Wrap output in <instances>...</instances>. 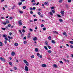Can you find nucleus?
<instances>
[{
	"label": "nucleus",
	"mask_w": 73,
	"mask_h": 73,
	"mask_svg": "<svg viewBox=\"0 0 73 73\" xmlns=\"http://www.w3.org/2000/svg\"><path fill=\"white\" fill-rule=\"evenodd\" d=\"M23 61L24 63H25V64H26V65H27V66H29V64H28V62H27V60H23Z\"/></svg>",
	"instance_id": "obj_1"
},
{
	"label": "nucleus",
	"mask_w": 73,
	"mask_h": 73,
	"mask_svg": "<svg viewBox=\"0 0 73 73\" xmlns=\"http://www.w3.org/2000/svg\"><path fill=\"white\" fill-rule=\"evenodd\" d=\"M25 70L26 72H28V68L27 66H25Z\"/></svg>",
	"instance_id": "obj_2"
},
{
	"label": "nucleus",
	"mask_w": 73,
	"mask_h": 73,
	"mask_svg": "<svg viewBox=\"0 0 73 73\" xmlns=\"http://www.w3.org/2000/svg\"><path fill=\"white\" fill-rule=\"evenodd\" d=\"M18 23H19V25H21L23 24V23H21V20H19L18 21Z\"/></svg>",
	"instance_id": "obj_3"
},
{
	"label": "nucleus",
	"mask_w": 73,
	"mask_h": 73,
	"mask_svg": "<svg viewBox=\"0 0 73 73\" xmlns=\"http://www.w3.org/2000/svg\"><path fill=\"white\" fill-rule=\"evenodd\" d=\"M0 60H1V61H5V59H4L3 58L1 57L0 58Z\"/></svg>",
	"instance_id": "obj_4"
},
{
	"label": "nucleus",
	"mask_w": 73,
	"mask_h": 73,
	"mask_svg": "<svg viewBox=\"0 0 73 73\" xmlns=\"http://www.w3.org/2000/svg\"><path fill=\"white\" fill-rule=\"evenodd\" d=\"M42 67H43V68H45V67L46 66V65L45 64H42Z\"/></svg>",
	"instance_id": "obj_5"
},
{
	"label": "nucleus",
	"mask_w": 73,
	"mask_h": 73,
	"mask_svg": "<svg viewBox=\"0 0 73 73\" xmlns=\"http://www.w3.org/2000/svg\"><path fill=\"white\" fill-rule=\"evenodd\" d=\"M11 55H12V56H15V52H13L11 53Z\"/></svg>",
	"instance_id": "obj_6"
},
{
	"label": "nucleus",
	"mask_w": 73,
	"mask_h": 73,
	"mask_svg": "<svg viewBox=\"0 0 73 73\" xmlns=\"http://www.w3.org/2000/svg\"><path fill=\"white\" fill-rule=\"evenodd\" d=\"M53 33L54 34H58V33L56 31H53Z\"/></svg>",
	"instance_id": "obj_7"
},
{
	"label": "nucleus",
	"mask_w": 73,
	"mask_h": 73,
	"mask_svg": "<svg viewBox=\"0 0 73 73\" xmlns=\"http://www.w3.org/2000/svg\"><path fill=\"white\" fill-rule=\"evenodd\" d=\"M8 37L9 39H13V37H12L10 36H8Z\"/></svg>",
	"instance_id": "obj_8"
},
{
	"label": "nucleus",
	"mask_w": 73,
	"mask_h": 73,
	"mask_svg": "<svg viewBox=\"0 0 73 73\" xmlns=\"http://www.w3.org/2000/svg\"><path fill=\"white\" fill-rule=\"evenodd\" d=\"M52 42L53 44H55L56 43V41L54 40H52Z\"/></svg>",
	"instance_id": "obj_9"
},
{
	"label": "nucleus",
	"mask_w": 73,
	"mask_h": 73,
	"mask_svg": "<svg viewBox=\"0 0 73 73\" xmlns=\"http://www.w3.org/2000/svg\"><path fill=\"white\" fill-rule=\"evenodd\" d=\"M3 43L1 42H0V46H3Z\"/></svg>",
	"instance_id": "obj_10"
},
{
	"label": "nucleus",
	"mask_w": 73,
	"mask_h": 73,
	"mask_svg": "<svg viewBox=\"0 0 73 73\" xmlns=\"http://www.w3.org/2000/svg\"><path fill=\"white\" fill-rule=\"evenodd\" d=\"M33 40L34 41H36L37 40V38L36 37H34L33 38Z\"/></svg>",
	"instance_id": "obj_11"
},
{
	"label": "nucleus",
	"mask_w": 73,
	"mask_h": 73,
	"mask_svg": "<svg viewBox=\"0 0 73 73\" xmlns=\"http://www.w3.org/2000/svg\"><path fill=\"white\" fill-rule=\"evenodd\" d=\"M48 39L49 40H51L52 39V38H51V37L50 36H49L48 37Z\"/></svg>",
	"instance_id": "obj_12"
},
{
	"label": "nucleus",
	"mask_w": 73,
	"mask_h": 73,
	"mask_svg": "<svg viewBox=\"0 0 73 73\" xmlns=\"http://www.w3.org/2000/svg\"><path fill=\"white\" fill-rule=\"evenodd\" d=\"M60 13H61V14H64L65 12L63 11H61L60 12Z\"/></svg>",
	"instance_id": "obj_13"
},
{
	"label": "nucleus",
	"mask_w": 73,
	"mask_h": 73,
	"mask_svg": "<svg viewBox=\"0 0 73 73\" xmlns=\"http://www.w3.org/2000/svg\"><path fill=\"white\" fill-rule=\"evenodd\" d=\"M14 45L15 46H18V43H15Z\"/></svg>",
	"instance_id": "obj_14"
},
{
	"label": "nucleus",
	"mask_w": 73,
	"mask_h": 73,
	"mask_svg": "<svg viewBox=\"0 0 73 73\" xmlns=\"http://www.w3.org/2000/svg\"><path fill=\"white\" fill-rule=\"evenodd\" d=\"M56 16H57V17H61V15L58 14H57Z\"/></svg>",
	"instance_id": "obj_15"
},
{
	"label": "nucleus",
	"mask_w": 73,
	"mask_h": 73,
	"mask_svg": "<svg viewBox=\"0 0 73 73\" xmlns=\"http://www.w3.org/2000/svg\"><path fill=\"white\" fill-rule=\"evenodd\" d=\"M48 53H52V51H51V50H49L48 51Z\"/></svg>",
	"instance_id": "obj_16"
},
{
	"label": "nucleus",
	"mask_w": 73,
	"mask_h": 73,
	"mask_svg": "<svg viewBox=\"0 0 73 73\" xmlns=\"http://www.w3.org/2000/svg\"><path fill=\"white\" fill-rule=\"evenodd\" d=\"M59 21H60V22H62L63 21L62 19H59Z\"/></svg>",
	"instance_id": "obj_17"
},
{
	"label": "nucleus",
	"mask_w": 73,
	"mask_h": 73,
	"mask_svg": "<svg viewBox=\"0 0 73 73\" xmlns=\"http://www.w3.org/2000/svg\"><path fill=\"white\" fill-rule=\"evenodd\" d=\"M50 14L51 15V16H53V13H52V12H50Z\"/></svg>",
	"instance_id": "obj_18"
},
{
	"label": "nucleus",
	"mask_w": 73,
	"mask_h": 73,
	"mask_svg": "<svg viewBox=\"0 0 73 73\" xmlns=\"http://www.w3.org/2000/svg\"><path fill=\"white\" fill-rule=\"evenodd\" d=\"M44 48L46 49V50H48V48H47V47L46 46H44Z\"/></svg>",
	"instance_id": "obj_19"
},
{
	"label": "nucleus",
	"mask_w": 73,
	"mask_h": 73,
	"mask_svg": "<svg viewBox=\"0 0 73 73\" xmlns=\"http://www.w3.org/2000/svg\"><path fill=\"white\" fill-rule=\"evenodd\" d=\"M9 65H10L11 66H12V63L11 62H10L9 63Z\"/></svg>",
	"instance_id": "obj_20"
},
{
	"label": "nucleus",
	"mask_w": 73,
	"mask_h": 73,
	"mask_svg": "<svg viewBox=\"0 0 73 73\" xmlns=\"http://www.w3.org/2000/svg\"><path fill=\"white\" fill-rule=\"evenodd\" d=\"M53 66L54 67V68H56L57 67V65L56 64H54L53 65Z\"/></svg>",
	"instance_id": "obj_21"
},
{
	"label": "nucleus",
	"mask_w": 73,
	"mask_h": 73,
	"mask_svg": "<svg viewBox=\"0 0 73 73\" xmlns=\"http://www.w3.org/2000/svg\"><path fill=\"white\" fill-rule=\"evenodd\" d=\"M37 55L38 57H40V54H39V53H38L37 54Z\"/></svg>",
	"instance_id": "obj_22"
},
{
	"label": "nucleus",
	"mask_w": 73,
	"mask_h": 73,
	"mask_svg": "<svg viewBox=\"0 0 73 73\" xmlns=\"http://www.w3.org/2000/svg\"><path fill=\"white\" fill-rule=\"evenodd\" d=\"M22 4H23V3L22 2H20L19 3V5H21Z\"/></svg>",
	"instance_id": "obj_23"
},
{
	"label": "nucleus",
	"mask_w": 73,
	"mask_h": 73,
	"mask_svg": "<svg viewBox=\"0 0 73 73\" xmlns=\"http://www.w3.org/2000/svg\"><path fill=\"white\" fill-rule=\"evenodd\" d=\"M34 57H35V56L34 55H33L31 56V58H33Z\"/></svg>",
	"instance_id": "obj_24"
},
{
	"label": "nucleus",
	"mask_w": 73,
	"mask_h": 73,
	"mask_svg": "<svg viewBox=\"0 0 73 73\" xmlns=\"http://www.w3.org/2000/svg\"><path fill=\"white\" fill-rule=\"evenodd\" d=\"M35 52H37L38 51V48H36L35 49Z\"/></svg>",
	"instance_id": "obj_25"
},
{
	"label": "nucleus",
	"mask_w": 73,
	"mask_h": 73,
	"mask_svg": "<svg viewBox=\"0 0 73 73\" xmlns=\"http://www.w3.org/2000/svg\"><path fill=\"white\" fill-rule=\"evenodd\" d=\"M2 24H4V25H6L7 24V23H6V22L5 23H2Z\"/></svg>",
	"instance_id": "obj_26"
},
{
	"label": "nucleus",
	"mask_w": 73,
	"mask_h": 73,
	"mask_svg": "<svg viewBox=\"0 0 73 73\" xmlns=\"http://www.w3.org/2000/svg\"><path fill=\"white\" fill-rule=\"evenodd\" d=\"M13 69H14V70H17V68L15 67H13Z\"/></svg>",
	"instance_id": "obj_27"
},
{
	"label": "nucleus",
	"mask_w": 73,
	"mask_h": 73,
	"mask_svg": "<svg viewBox=\"0 0 73 73\" xmlns=\"http://www.w3.org/2000/svg\"><path fill=\"white\" fill-rule=\"evenodd\" d=\"M36 0H32L31 1V2H32L33 3H35V1Z\"/></svg>",
	"instance_id": "obj_28"
},
{
	"label": "nucleus",
	"mask_w": 73,
	"mask_h": 73,
	"mask_svg": "<svg viewBox=\"0 0 73 73\" xmlns=\"http://www.w3.org/2000/svg\"><path fill=\"white\" fill-rule=\"evenodd\" d=\"M3 36L4 37H7V35H3Z\"/></svg>",
	"instance_id": "obj_29"
},
{
	"label": "nucleus",
	"mask_w": 73,
	"mask_h": 73,
	"mask_svg": "<svg viewBox=\"0 0 73 73\" xmlns=\"http://www.w3.org/2000/svg\"><path fill=\"white\" fill-rule=\"evenodd\" d=\"M29 30L31 32H33V30H32V29H29Z\"/></svg>",
	"instance_id": "obj_30"
},
{
	"label": "nucleus",
	"mask_w": 73,
	"mask_h": 73,
	"mask_svg": "<svg viewBox=\"0 0 73 73\" xmlns=\"http://www.w3.org/2000/svg\"><path fill=\"white\" fill-rule=\"evenodd\" d=\"M70 43H71V44H73V41H71L70 42Z\"/></svg>",
	"instance_id": "obj_31"
},
{
	"label": "nucleus",
	"mask_w": 73,
	"mask_h": 73,
	"mask_svg": "<svg viewBox=\"0 0 73 73\" xmlns=\"http://www.w3.org/2000/svg\"><path fill=\"white\" fill-rule=\"evenodd\" d=\"M47 47H48L49 49H50V48H51V47L49 45H48Z\"/></svg>",
	"instance_id": "obj_32"
},
{
	"label": "nucleus",
	"mask_w": 73,
	"mask_h": 73,
	"mask_svg": "<svg viewBox=\"0 0 73 73\" xmlns=\"http://www.w3.org/2000/svg\"><path fill=\"white\" fill-rule=\"evenodd\" d=\"M23 9H26V7L25 6H23Z\"/></svg>",
	"instance_id": "obj_33"
},
{
	"label": "nucleus",
	"mask_w": 73,
	"mask_h": 73,
	"mask_svg": "<svg viewBox=\"0 0 73 73\" xmlns=\"http://www.w3.org/2000/svg\"><path fill=\"white\" fill-rule=\"evenodd\" d=\"M62 0H60L58 1V2H59V3H61V2H62Z\"/></svg>",
	"instance_id": "obj_34"
},
{
	"label": "nucleus",
	"mask_w": 73,
	"mask_h": 73,
	"mask_svg": "<svg viewBox=\"0 0 73 73\" xmlns=\"http://www.w3.org/2000/svg\"><path fill=\"white\" fill-rule=\"evenodd\" d=\"M19 13H23V12L22 11H20Z\"/></svg>",
	"instance_id": "obj_35"
},
{
	"label": "nucleus",
	"mask_w": 73,
	"mask_h": 73,
	"mask_svg": "<svg viewBox=\"0 0 73 73\" xmlns=\"http://www.w3.org/2000/svg\"><path fill=\"white\" fill-rule=\"evenodd\" d=\"M4 42H5V44H7V40H5Z\"/></svg>",
	"instance_id": "obj_36"
},
{
	"label": "nucleus",
	"mask_w": 73,
	"mask_h": 73,
	"mask_svg": "<svg viewBox=\"0 0 73 73\" xmlns=\"http://www.w3.org/2000/svg\"><path fill=\"white\" fill-rule=\"evenodd\" d=\"M1 29H2V30H5L6 29L5 28H1Z\"/></svg>",
	"instance_id": "obj_37"
},
{
	"label": "nucleus",
	"mask_w": 73,
	"mask_h": 73,
	"mask_svg": "<svg viewBox=\"0 0 73 73\" xmlns=\"http://www.w3.org/2000/svg\"><path fill=\"white\" fill-rule=\"evenodd\" d=\"M12 35V33H9V36H11Z\"/></svg>",
	"instance_id": "obj_38"
},
{
	"label": "nucleus",
	"mask_w": 73,
	"mask_h": 73,
	"mask_svg": "<svg viewBox=\"0 0 73 73\" xmlns=\"http://www.w3.org/2000/svg\"><path fill=\"white\" fill-rule=\"evenodd\" d=\"M23 39L24 40H26L27 39V37L26 36H25L24 37Z\"/></svg>",
	"instance_id": "obj_39"
},
{
	"label": "nucleus",
	"mask_w": 73,
	"mask_h": 73,
	"mask_svg": "<svg viewBox=\"0 0 73 73\" xmlns=\"http://www.w3.org/2000/svg\"><path fill=\"white\" fill-rule=\"evenodd\" d=\"M52 13H55V11H54V10H52Z\"/></svg>",
	"instance_id": "obj_40"
},
{
	"label": "nucleus",
	"mask_w": 73,
	"mask_h": 73,
	"mask_svg": "<svg viewBox=\"0 0 73 73\" xmlns=\"http://www.w3.org/2000/svg\"><path fill=\"white\" fill-rule=\"evenodd\" d=\"M43 31H45V30H46V28H45L44 27L43 28Z\"/></svg>",
	"instance_id": "obj_41"
},
{
	"label": "nucleus",
	"mask_w": 73,
	"mask_h": 73,
	"mask_svg": "<svg viewBox=\"0 0 73 73\" xmlns=\"http://www.w3.org/2000/svg\"><path fill=\"white\" fill-rule=\"evenodd\" d=\"M38 15H41V13L40 12H38Z\"/></svg>",
	"instance_id": "obj_42"
},
{
	"label": "nucleus",
	"mask_w": 73,
	"mask_h": 73,
	"mask_svg": "<svg viewBox=\"0 0 73 73\" xmlns=\"http://www.w3.org/2000/svg\"><path fill=\"white\" fill-rule=\"evenodd\" d=\"M24 44H27V42L25 41L23 42Z\"/></svg>",
	"instance_id": "obj_43"
},
{
	"label": "nucleus",
	"mask_w": 73,
	"mask_h": 73,
	"mask_svg": "<svg viewBox=\"0 0 73 73\" xmlns=\"http://www.w3.org/2000/svg\"><path fill=\"white\" fill-rule=\"evenodd\" d=\"M6 24H9V22L8 21H6Z\"/></svg>",
	"instance_id": "obj_44"
},
{
	"label": "nucleus",
	"mask_w": 73,
	"mask_h": 73,
	"mask_svg": "<svg viewBox=\"0 0 73 73\" xmlns=\"http://www.w3.org/2000/svg\"><path fill=\"white\" fill-rule=\"evenodd\" d=\"M37 21V19H34V21Z\"/></svg>",
	"instance_id": "obj_45"
},
{
	"label": "nucleus",
	"mask_w": 73,
	"mask_h": 73,
	"mask_svg": "<svg viewBox=\"0 0 73 73\" xmlns=\"http://www.w3.org/2000/svg\"><path fill=\"white\" fill-rule=\"evenodd\" d=\"M68 3H70L71 2V0H68Z\"/></svg>",
	"instance_id": "obj_46"
},
{
	"label": "nucleus",
	"mask_w": 73,
	"mask_h": 73,
	"mask_svg": "<svg viewBox=\"0 0 73 73\" xmlns=\"http://www.w3.org/2000/svg\"><path fill=\"white\" fill-rule=\"evenodd\" d=\"M60 63H61V64H63V62H62V61H60Z\"/></svg>",
	"instance_id": "obj_47"
},
{
	"label": "nucleus",
	"mask_w": 73,
	"mask_h": 73,
	"mask_svg": "<svg viewBox=\"0 0 73 73\" xmlns=\"http://www.w3.org/2000/svg\"><path fill=\"white\" fill-rule=\"evenodd\" d=\"M25 30L23 29L22 31V32L23 33H25Z\"/></svg>",
	"instance_id": "obj_48"
},
{
	"label": "nucleus",
	"mask_w": 73,
	"mask_h": 73,
	"mask_svg": "<svg viewBox=\"0 0 73 73\" xmlns=\"http://www.w3.org/2000/svg\"><path fill=\"white\" fill-rule=\"evenodd\" d=\"M41 27H43L44 26V25L43 24H42V25H41Z\"/></svg>",
	"instance_id": "obj_49"
},
{
	"label": "nucleus",
	"mask_w": 73,
	"mask_h": 73,
	"mask_svg": "<svg viewBox=\"0 0 73 73\" xmlns=\"http://www.w3.org/2000/svg\"><path fill=\"white\" fill-rule=\"evenodd\" d=\"M25 0H21V2H23V1H25Z\"/></svg>",
	"instance_id": "obj_50"
},
{
	"label": "nucleus",
	"mask_w": 73,
	"mask_h": 73,
	"mask_svg": "<svg viewBox=\"0 0 73 73\" xmlns=\"http://www.w3.org/2000/svg\"><path fill=\"white\" fill-rule=\"evenodd\" d=\"M51 9H54V7H51Z\"/></svg>",
	"instance_id": "obj_51"
},
{
	"label": "nucleus",
	"mask_w": 73,
	"mask_h": 73,
	"mask_svg": "<svg viewBox=\"0 0 73 73\" xmlns=\"http://www.w3.org/2000/svg\"><path fill=\"white\" fill-rule=\"evenodd\" d=\"M44 4L45 5H47V4H48V3H47L46 2H45L44 3Z\"/></svg>",
	"instance_id": "obj_52"
},
{
	"label": "nucleus",
	"mask_w": 73,
	"mask_h": 73,
	"mask_svg": "<svg viewBox=\"0 0 73 73\" xmlns=\"http://www.w3.org/2000/svg\"><path fill=\"white\" fill-rule=\"evenodd\" d=\"M70 46L71 48H73V46H72V45H70Z\"/></svg>",
	"instance_id": "obj_53"
},
{
	"label": "nucleus",
	"mask_w": 73,
	"mask_h": 73,
	"mask_svg": "<svg viewBox=\"0 0 73 73\" xmlns=\"http://www.w3.org/2000/svg\"><path fill=\"white\" fill-rule=\"evenodd\" d=\"M8 27H10L11 26V25H10V24H9V25H8Z\"/></svg>",
	"instance_id": "obj_54"
},
{
	"label": "nucleus",
	"mask_w": 73,
	"mask_h": 73,
	"mask_svg": "<svg viewBox=\"0 0 73 73\" xmlns=\"http://www.w3.org/2000/svg\"><path fill=\"white\" fill-rule=\"evenodd\" d=\"M64 60L65 61V62H66V61H67V60L65 59H64Z\"/></svg>",
	"instance_id": "obj_55"
},
{
	"label": "nucleus",
	"mask_w": 73,
	"mask_h": 73,
	"mask_svg": "<svg viewBox=\"0 0 73 73\" xmlns=\"http://www.w3.org/2000/svg\"><path fill=\"white\" fill-rule=\"evenodd\" d=\"M63 33V35H65V34H66V33H65V32H64Z\"/></svg>",
	"instance_id": "obj_56"
},
{
	"label": "nucleus",
	"mask_w": 73,
	"mask_h": 73,
	"mask_svg": "<svg viewBox=\"0 0 73 73\" xmlns=\"http://www.w3.org/2000/svg\"><path fill=\"white\" fill-rule=\"evenodd\" d=\"M39 57H40V58H42V55H40L39 56Z\"/></svg>",
	"instance_id": "obj_57"
},
{
	"label": "nucleus",
	"mask_w": 73,
	"mask_h": 73,
	"mask_svg": "<svg viewBox=\"0 0 73 73\" xmlns=\"http://www.w3.org/2000/svg\"><path fill=\"white\" fill-rule=\"evenodd\" d=\"M33 9L34 10H35V9H36V7H34L33 8Z\"/></svg>",
	"instance_id": "obj_58"
},
{
	"label": "nucleus",
	"mask_w": 73,
	"mask_h": 73,
	"mask_svg": "<svg viewBox=\"0 0 73 73\" xmlns=\"http://www.w3.org/2000/svg\"><path fill=\"white\" fill-rule=\"evenodd\" d=\"M7 5H5V8H7Z\"/></svg>",
	"instance_id": "obj_59"
},
{
	"label": "nucleus",
	"mask_w": 73,
	"mask_h": 73,
	"mask_svg": "<svg viewBox=\"0 0 73 73\" xmlns=\"http://www.w3.org/2000/svg\"><path fill=\"white\" fill-rule=\"evenodd\" d=\"M30 13L31 14H32V13H33V11H30Z\"/></svg>",
	"instance_id": "obj_60"
},
{
	"label": "nucleus",
	"mask_w": 73,
	"mask_h": 73,
	"mask_svg": "<svg viewBox=\"0 0 73 73\" xmlns=\"http://www.w3.org/2000/svg\"><path fill=\"white\" fill-rule=\"evenodd\" d=\"M39 2H37V4H36V5H38L39 4Z\"/></svg>",
	"instance_id": "obj_61"
},
{
	"label": "nucleus",
	"mask_w": 73,
	"mask_h": 73,
	"mask_svg": "<svg viewBox=\"0 0 73 73\" xmlns=\"http://www.w3.org/2000/svg\"><path fill=\"white\" fill-rule=\"evenodd\" d=\"M66 46H69V45L68 44H66Z\"/></svg>",
	"instance_id": "obj_62"
},
{
	"label": "nucleus",
	"mask_w": 73,
	"mask_h": 73,
	"mask_svg": "<svg viewBox=\"0 0 73 73\" xmlns=\"http://www.w3.org/2000/svg\"><path fill=\"white\" fill-rule=\"evenodd\" d=\"M45 43L46 45H48V42H46Z\"/></svg>",
	"instance_id": "obj_63"
},
{
	"label": "nucleus",
	"mask_w": 73,
	"mask_h": 73,
	"mask_svg": "<svg viewBox=\"0 0 73 73\" xmlns=\"http://www.w3.org/2000/svg\"><path fill=\"white\" fill-rule=\"evenodd\" d=\"M71 56L72 57V58H73V54H71Z\"/></svg>",
	"instance_id": "obj_64"
}]
</instances>
